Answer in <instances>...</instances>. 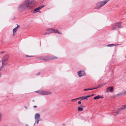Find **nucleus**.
<instances>
[{
	"instance_id": "423d86ee",
	"label": "nucleus",
	"mask_w": 126,
	"mask_h": 126,
	"mask_svg": "<svg viewBox=\"0 0 126 126\" xmlns=\"http://www.w3.org/2000/svg\"><path fill=\"white\" fill-rule=\"evenodd\" d=\"M85 75V73L84 71H80L78 72V75L79 77H81Z\"/></svg>"
},
{
	"instance_id": "b1692460",
	"label": "nucleus",
	"mask_w": 126,
	"mask_h": 126,
	"mask_svg": "<svg viewBox=\"0 0 126 126\" xmlns=\"http://www.w3.org/2000/svg\"><path fill=\"white\" fill-rule=\"evenodd\" d=\"M77 99H78V98H76V99H72L71 100V101L73 102V101H74L76 100H77Z\"/></svg>"
},
{
	"instance_id": "20e7f679",
	"label": "nucleus",
	"mask_w": 126,
	"mask_h": 126,
	"mask_svg": "<svg viewBox=\"0 0 126 126\" xmlns=\"http://www.w3.org/2000/svg\"><path fill=\"white\" fill-rule=\"evenodd\" d=\"M34 119L35 120V122L34 126L35 125L36 122L37 124V125L38 124L39 121L41 120L40 114L38 113L36 114L34 116Z\"/></svg>"
},
{
	"instance_id": "ddd939ff",
	"label": "nucleus",
	"mask_w": 126,
	"mask_h": 126,
	"mask_svg": "<svg viewBox=\"0 0 126 126\" xmlns=\"http://www.w3.org/2000/svg\"><path fill=\"white\" fill-rule=\"evenodd\" d=\"M53 31V32H54L55 33H58V34H62V33H61L59 32L57 30H55L53 29V30H52Z\"/></svg>"
},
{
	"instance_id": "e433bc0d",
	"label": "nucleus",
	"mask_w": 126,
	"mask_h": 126,
	"mask_svg": "<svg viewBox=\"0 0 126 126\" xmlns=\"http://www.w3.org/2000/svg\"><path fill=\"white\" fill-rule=\"evenodd\" d=\"M4 52L3 51H2V52H1V54H2L3 53H4Z\"/></svg>"
},
{
	"instance_id": "412c9836",
	"label": "nucleus",
	"mask_w": 126,
	"mask_h": 126,
	"mask_svg": "<svg viewBox=\"0 0 126 126\" xmlns=\"http://www.w3.org/2000/svg\"><path fill=\"white\" fill-rule=\"evenodd\" d=\"M2 114L0 113V122L1 120V119L2 117Z\"/></svg>"
},
{
	"instance_id": "9d476101",
	"label": "nucleus",
	"mask_w": 126,
	"mask_h": 126,
	"mask_svg": "<svg viewBox=\"0 0 126 126\" xmlns=\"http://www.w3.org/2000/svg\"><path fill=\"white\" fill-rule=\"evenodd\" d=\"M122 111L120 108H119L117 109L115 112H114V113H115L116 114V115H117L119 113Z\"/></svg>"
},
{
	"instance_id": "393cba45",
	"label": "nucleus",
	"mask_w": 126,
	"mask_h": 126,
	"mask_svg": "<svg viewBox=\"0 0 126 126\" xmlns=\"http://www.w3.org/2000/svg\"><path fill=\"white\" fill-rule=\"evenodd\" d=\"M90 95H87L86 96H85V99H87V98L88 97H90Z\"/></svg>"
},
{
	"instance_id": "f704fd0d",
	"label": "nucleus",
	"mask_w": 126,
	"mask_h": 126,
	"mask_svg": "<svg viewBox=\"0 0 126 126\" xmlns=\"http://www.w3.org/2000/svg\"><path fill=\"white\" fill-rule=\"evenodd\" d=\"M24 108L25 109H27V108L26 107V106H25L24 107Z\"/></svg>"
},
{
	"instance_id": "0eeeda50",
	"label": "nucleus",
	"mask_w": 126,
	"mask_h": 126,
	"mask_svg": "<svg viewBox=\"0 0 126 126\" xmlns=\"http://www.w3.org/2000/svg\"><path fill=\"white\" fill-rule=\"evenodd\" d=\"M44 7V6H40L39 7L37 8L34 10L33 13H35L37 12L41 13V12L39 11V10L41 9L43 7Z\"/></svg>"
},
{
	"instance_id": "f03ea898",
	"label": "nucleus",
	"mask_w": 126,
	"mask_h": 126,
	"mask_svg": "<svg viewBox=\"0 0 126 126\" xmlns=\"http://www.w3.org/2000/svg\"><path fill=\"white\" fill-rule=\"evenodd\" d=\"M110 0H105L103 1L99 2L97 4L96 9H99L102 6L104 5Z\"/></svg>"
},
{
	"instance_id": "c85d7f7f",
	"label": "nucleus",
	"mask_w": 126,
	"mask_h": 126,
	"mask_svg": "<svg viewBox=\"0 0 126 126\" xmlns=\"http://www.w3.org/2000/svg\"><path fill=\"white\" fill-rule=\"evenodd\" d=\"M83 90L84 91L89 90V89H83Z\"/></svg>"
},
{
	"instance_id": "f8f14e48",
	"label": "nucleus",
	"mask_w": 126,
	"mask_h": 126,
	"mask_svg": "<svg viewBox=\"0 0 126 126\" xmlns=\"http://www.w3.org/2000/svg\"><path fill=\"white\" fill-rule=\"evenodd\" d=\"M120 108L122 110L126 109V105L122 106Z\"/></svg>"
},
{
	"instance_id": "6e6552de",
	"label": "nucleus",
	"mask_w": 126,
	"mask_h": 126,
	"mask_svg": "<svg viewBox=\"0 0 126 126\" xmlns=\"http://www.w3.org/2000/svg\"><path fill=\"white\" fill-rule=\"evenodd\" d=\"M121 25L120 23H117L115 25V26L112 28V30H113L114 29H116L118 28H121Z\"/></svg>"
},
{
	"instance_id": "a878e982",
	"label": "nucleus",
	"mask_w": 126,
	"mask_h": 126,
	"mask_svg": "<svg viewBox=\"0 0 126 126\" xmlns=\"http://www.w3.org/2000/svg\"><path fill=\"white\" fill-rule=\"evenodd\" d=\"M123 94V93H121L117 94L116 95L118 96L121 95Z\"/></svg>"
},
{
	"instance_id": "dca6fc26",
	"label": "nucleus",
	"mask_w": 126,
	"mask_h": 126,
	"mask_svg": "<svg viewBox=\"0 0 126 126\" xmlns=\"http://www.w3.org/2000/svg\"><path fill=\"white\" fill-rule=\"evenodd\" d=\"M43 59L46 62L49 61V59L47 57L43 58V59Z\"/></svg>"
},
{
	"instance_id": "473e14b6",
	"label": "nucleus",
	"mask_w": 126,
	"mask_h": 126,
	"mask_svg": "<svg viewBox=\"0 0 126 126\" xmlns=\"http://www.w3.org/2000/svg\"><path fill=\"white\" fill-rule=\"evenodd\" d=\"M40 74V72H39L38 73H37V74H36V75H39Z\"/></svg>"
},
{
	"instance_id": "9b49d317",
	"label": "nucleus",
	"mask_w": 126,
	"mask_h": 126,
	"mask_svg": "<svg viewBox=\"0 0 126 126\" xmlns=\"http://www.w3.org/2000/svg\"><path fill=\"white\" fill-rule=\"evenodd\" d=\"M18 28V27H17L15 28H14L13 30V36H14L15 35L16 32Z\"/></svg>"
},
{
	"instance_id": "6ab92c4d",
	"label": "nucleus",
	"mask_w": 126,
	"mask_h": 126,
	"mask_svg": "<svg viewBox=\"0 0 126 126\" xmlns=\"http://www.w3.org/2000/svg\"><path fill=\"white\" fill-rule=\"evenodd\" d=\"M78 99H85V96L80 97L78 98Z\"/></svg>"
},
{
	"instance_id": "aec40b11",
	"label": "nucleus",
	"mask_w": 126,
	"mask_h": 126,
	"mask_svg": "<svg viewBox=\"0 0 126 126\" xmlns=\"http://www.w3.org/2000/svg\"><path fill=\"white\" fill-rule=\"evenodd\" d=\"M57 59V57H51V59H50L51 60H54V59Z\"/></svg>"
},
{
	"instance_id": "f3484780",
	"label": "nucleus",
	"mask_w": 126,
	"mask_h": 126,
	"mask_svg": "<svg viewBox=\"0 0 126 126\" xmlns=\"http://www.w3.org/2000/svg\"><path fill=\"white\" fill-rule=\"evenodd\" d=\"M83 109L80 107H78V110L79 111H82Z\"/></svg>"
},
{
	"instance_id": "7c9ffc66",
	"label": "nucleus",
	"mask_w": 126,
	"mask_h": 126,
	"mask_svg": "<svg viewBox=\"0 0 126 126\" xmlns=\"http://www.w3.org/2000/svg\"><path fill=\"white\" fill-rule=\"evenodd\" d=\"M49 32L48 33H47V32H45V33H44V35H46L47 34H49Z\"/></svg>"
},
{
	"instance_id": "bb28decb",
	"label": "nucleus",
	"mask_w": 126,
	"mask_h": 126,
	"mask_svg": "<svg viewBox=\"0 0 126 126\" xmlns=\"http://www.w3.org/2000/svg\"><path fill=\"white\" fill-rule=\"evenodd\" d=\"M99 88V86H97V87H96V88H92V90H94V89H97V88Z\"/></svg>"
},
{
	"instance_id": "cd10ccee",
	"label": "nucleus",
	"mask_w": 126,
	"mask_h": 126,
	"mask_svg": "<svg viewBox=\"0 0 126 126\" xmlns=\"http://www.w3.org/2000/svg\"><path fill=\"white\" fill-rule=\"evenodd\" d=\"M102 86H103V85L102 84H100L98 86H99V88L100 87H101Z\"/></svg>"
},
{
	"instance_id": "5701e85b",
	"label": "nucleus",
	"mask_w": 126,
	"mask_h": 126,
	"mask_svg": "<svg viewBox=\"0 0 126 126\" xmlns=\"http://www.w3.org/2000/svg\"><path fill=\"white\" fill-rule=\"evenodd\" d=\"M6 65H3L2 64V66L0 67V71L1 70V69L3 68V67L5 66Z\"/></svg>"
},
{
	"instance_id": "4be33fe9",
	"label": "nucleus",
	"mask_w": 126,
	"mask_h": 126,
	"mask_svg": "<svg viewBox=\"0 0 126 126\" xmlns=\"http://www.w3.org/2000/svg\"><path fill=\"white\" fill-rule=\"evenodd\" d=\"M6 65H3L2 64V66L0 67V71L1 70V69L3 68V67L5 66Z\"/></svg>"
},
{
	"instance_id": "1a4fd4ad",
	"label": "nucleus",
	"mask_w": 126,
	"mask_h": 126,
	"mask_svg": "<svg viewBox=\"0 0 126 126\" xmlns=\"http://www.w3.org/2000/svg\"><path fill=\"white\" fill-rule=\"evenodd\" d=\"M113 87H109L107 88L106 89V92L108 93L109 92L112 93L113 92Z\"/></svg>"
},
{
	"instance_id": "c9c22d12",
	"label": "nucleus",
	"mask_w": 126,
	"mask_h": 126,
	"mask_svg": "<svg viewBox=\"0 0 126 126\" xmlns=\"http://www.w3.org/2000/svg\"><path fill=\"white\" fill-rule=\"evenodd\" d=\"M92 90V88L89 89V90Z\"/></svg>"
},
{
	"instance_id": "f257e3e1",
	"label": "nucleus",
	"mask_w": 126,
	"mask_h": 126,
	"mask_svg": "<svg viewBox=\"0 0 126 126\" xmlns=\"http://www.w3.org/2000/svg\"><path fill=\"white\" fill-rule=\"evenodd\" d=\"M25 0L17 7V10L22 12L26 10L27 8L31 9L33 8V5L36 3L34 0Z\"/></svg>"
},
{
	"instance_id": "2eb2a0df",
	"label": "nucleus",
	"mask_w": 126,
	"mask_h": 126,
	"mask_svg": "<svg viewBox=\"0 0 126 126\" xmlns=\"http://www.w3.org/2000/svg\"><path fill=\"white\" fill-rule=\"evenodd\" d=\"M53 29H48L47 30V31L49 32V33H51L53 32V31L52 30H53Z\"/></svg>"
},
{
	"instance_id": "4468645a",
	"label": "nucleus",
	"mask_w": 126,
	"mask_h": 126,
	"mask_svg": "<svg viewBox=\"0 0 126 126\" xmlns=\"http://www.w3.org/2000/svg\"><path fill=\"white\" fill-rule=\"evenodd\" d=\"M119 45V44H117V45H114V44H108L107 45V47H113L114 46H115L116 45Z\"/></svg>"
},
{
	"instance_id": "c756f323",
	"label": "nucleus",
	"mask_w": 126,
	"mask_h": 126,
	"mask_svg": "<svg viewBox=\"0 0 126 126\" xmlns=\"http://www.w3.org/2000/svg\"><path fill=\"white\" fill-rule=\"evenodd\" d=\"M78 104H81V101H79V102H78Z\"/></svg>"
},
{
	"instance_id": "a211bd4d",
	"label": "nucleus",
	"mask_w": 126,
	"mask_h": 126,
	"mask_svg": "<svg viewBox=\"0 0 126 126\" xmlns=\"http://www.w3.org/2000/svg\"><path fill=\"white\" fill-rule=\"evenodd\" d=\"M100 98V97L99 95H98L94 97V99H99Z\"/></svg>"
},
{
	"instance_id": "39448f33",
	"label": "nucleus",
	"mask_w": 126,
	"mask_h": 126,
	"mask_svg": "<svg viewBox=\"0 0 126 126\" xmlns=\"http://www.w3.org/2000/svg\"><path fill=\"white\" fill-rule=\"evenodd\" d=\"M39 93V94L41 95H45L51 94V93L49 91H38L35 92Z\"/></svg>"
},
{
	"instance_id": "7ed1b4c3",
	"label": "nucleus",
	"mask_w": 126,
	"mask_h": 126,
	"mask_svg": "<svg viewBox=\"0 0 126 126\" xmlns=\"http://www.w3.org/2000/svg\"><path fill=\"white\" fill-rule=\"evenodd\" d=\"M9 59L8 55H6L4 56L2 59V64L6 65L7 63V61Z\"/></svg>"
},
{
	"instance_id": "4c0bfd02",
	"label": "nucleus",
	"mask_w": 126,
	"mask_h": 126,
	"mask_svg": "<svg viewBox=\"0 0 126 126\" xmlns=\"http://www.w3.org/2000/svg\"><path fill=\"white\" fill-rule=\"evenodd\" d=\"M100 98H103V97H100Z\"/></svg>"
},
{
	"instance_id": "72a5a7b5",
	"label": "nucleus",
	"mask_w": 126,
	"mask_h": 126,
	"mask_svg": "<svg viewBox=\"0 0 126 126\" xmlns=\"http://www.w3.org/2000/svg\"><path fill=\"white\" fill-rule=\"evenodd\" d=\"M33 107L34 108H35L37 107V106H33Z\"/></svg>"
},
{
	"instance_id": "2f4dec72",
	"label": "nucleus",
	"mask_w": 126,
	"mask_h": 126,
	"mask_svg": "<svg viewBox=\"0 0 126 126\" xmlns=\"http://www.w3.org/2000/svg\"><path fill=\"white\" fill-rule=\"evenodd\" d=\"M123 94H126V90L124 91Z\"/></svg>"
}]
</instances>
